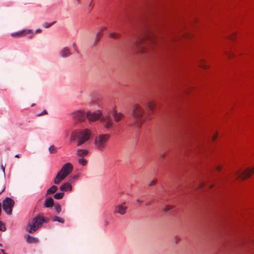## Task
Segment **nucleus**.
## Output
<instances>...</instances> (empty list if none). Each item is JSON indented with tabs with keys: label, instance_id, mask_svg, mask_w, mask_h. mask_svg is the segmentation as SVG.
Listing matches in <instances>:
<instances>
[{
	"label": "nucleus",
	"instance_id": "2",
	"mask_svg": "<svg viewBox=\"0 0 254 254\" xmlns=\"http://www.w3.org/2000/svg\"><path fill=\"white\" fill-rule=\"evenodd\" d=\"M147 113L145 114L142 107L138 104H134L133 106L131 113L133 122L135 126L140 127L142 123L149 118V114L153 113L155 110V105L152 102H149L146 105Z\"/></svg>",
	"mask_w": 254,
	"mask_h": 254
},
{
	"label": "nucleus",
	"instance_id": "25",
	"mask_svg": "<svg viewBox=\"0 0 254 254\" xmlns=\"http://www.w3.org/2000/svg\"><path fill=\"white\" fill-rule=\"evenodd\" d=\"M100 39H101L100 37H98V36H96L95 41L93 43V45L94 46H96L97 45L98 42L100 41Z\"/></svg>",
	"mask_w": 254,
	"mask_h": 254
},
{
	"label": "nucleus",
	"instance_id": "28",
	"mask_svg": "<svg viewBox=\"0 0 254 254\" xmlns=\"http://www.w3.org/2000/svg\"><path fill=\"white\" fill-rule=\"evenodd\" d=\"M93 4L92 3V2L91 1L89 4V6H88V10L89 11H91L92 10V9L93 8Z\"/></svg>",
	"mask_w": 254,
	"mask_h": 254
},
{
	"label": "nucleus",
	"instance_id": "26",
	"mask_svg": "<svg viewBox=\"0 0 254 254\" xmlns=\"http://www.w3.org/2000/svg\"><path fill=\"white\" fill-rule=\"evenodd\" d=\"M75 139H77V138H76V132H75V133H72L71 135V136H70V140L71 141H73V140H74Z\"/></svg>",
	"mask_w": 254,
	"mask_h": 254
},
{
	"label": "nucleus",
	"instance_id": "1",
	"mask_svg": "<svg viewBox=\"0 0 254 254\" xmlns=\"http://www.w3.org/2000/svg\"><path fill=\"white\" fill-rule=\"evenodd\" d=\"M113 115L115 121L119 122L123 118V115L120 113H117L114 110H106L103 112L98 111L97 112H88L86 114L83 111L77 110L71 114L72 119L76 122H82L86 117L89 121L95 122L100 119L101 122L106 128H110L112 127L113 121L111 116Z\"/></svg>",
	"mask_w": 254,
	"mask_h": 254
},
{
	"label": "nucleus",
	"instance_id": "27",
	"mask_svg": "<svg viewBox=\"0 0 254 254\" xmlns=\"http://www.w3.org/2000/svg\"><path fill=\"white\" fill-rule=\"evenodd\" d=\"M72 47L74 50V51L77 53V54H79V50H78L77 49V46L76 45V44L75 43H73L72 44Z\"/></svg>",
	"mask_w": 254,
	"mask_h": 254
},
{
	"label": "nucleus",
	"instance_id": "22",
	"mask_svg": "<svg viewBox=\"0 0 254 254\" xmlns=\"http://www.w3.org/2000/svg\"><path fill=\"white\" fill-rule=\"evenodd\" d=\"M55 22H56L55 21H54L52 23H48V22L44 23L43 24V27H45V28H48L50 27V26H51L52 25H53Z\"/></svg>",
	"mask_w": 254,
	"mask_h": 254
},
{
	"label": "nucleus",
	"instance_id": "5",
	"mask_svg": "<svg viewBox=\"0 0 254 254\" xmlns=\"http://www.w3.org/2000/svg\"><path fill=\"white\" fill-rule=\"evenodd\" d=\"M91 132L89 129L85 128L76 131L77 146H79L88 141L91 138Z\"/></svg>",
	"mask_w": 254,
	"mask_h": 254
},
{
	"label": "nucleus",
	"instance_id": "43",
	"mask_svg": "<svg viewBox=\"0 0 254 254\" xmlns=\"http://www.w3.org/2000/svg\"><path fill=\"white\" fill-rule=\"evenodd\" d=\"M216 138V136H214V139H215Z\"/></svg>",
	"mask_w": 254,
	"mask_h": 254
},
{
	"label": "nucleus",
	"instance_id": "39",
	"mask_svg": "<svg viewBox=\"0 0 254 254\" xmlns=\"http://www.w3.org/2000/svg\"><path fill=\"white\" fill-rule=\"evenodd\" d=\"M15 157L16 158H18L19 157V154H16L15 156Z\"/></svg>",
	"mask_w": 254,
	"mask_h": 254
},
{
	"label": "nucleus",
	"instance_id": "41",
	"mask_svg": "<svg viewBox=\"0 0 254 254\" xmlns=\"http://www.w3.org/2000/svg\"><path fill=\"white\" fill-rule=\"evenodd\" d=\"M41 31V30L40 29H38L37 30L36 32H40Z\"/></svg>",
	"mask_w": 254,
	"mask_h": 254
},
{
	"label": "nucleus",
	"instance_id": "10",
	"mask_svg": "<svg viewBox=\"0 0 254 254\" xmlns=\"http://www.w3.org/2000/svg\"><path fill=\"white\" fill-rule=\"evenodd\" d=\"M71 55V52L69 48L64 47L61 49L60 52V55L64 58L68 57Z\"/></svg>",
	"mask_w": 254,
	"mask_h": 254
},
{
	"label": "nucleus",
	"instance_id": "11",
	"mask_svg": "<svg viewBox=\"0 0 254 254\" xmlns=\"http://www.w3.org/2000/svg\"><path fill=\"white\" fill-rule=\"evenodd\" d=\"M60 190L62 191H70L72 190L71 184L69 182H66L63 184L60 187Z\"/></svg>",
	"mask_w": 254,
	"mask_h": 254
},
{
	"label": "nucleus",
	"instance_id": "20",
	"mask_svg": "<svg viewBox=\"0 0 254 254\" xmlns=\"http://www.w3.org/2000/svg\"><path fill=\"white\" fill-rule=\"evenodd\" d=\"M55 209L58 213H60L61 212L62 208L61 206L59 204H56L54 205Z\"/></svg>",
	"mask_w": 254,
	"mask_h": 254
},
{
	"label": "nucleus",
	"instance_id": "34",
	"mask_svg": "<svg viewBox=\"0 0 254 254\" xmlns=\"http://www.w3.org/2000/svg\"><path fill=\"white\" fill-rule=\"evenodd\" d=\"M217 169L218 170V171H220L221 170V167L220 166H218L217 167Z\"/></svg>",
	"mask_w": 254,
	"mask_h": 254
},
{
	"label": "nucleus",
	"instance_id": "14",
	"mask_svg": "<svg viewBox=\"0 0 254 254\" xmlns=\"http://www.w3.org/2000/svg\"><path fill=\"white\" fill-rule=\"evenodd\" d=\"M26 241L29 243H36L38 242V240L30 235H27L26 236Z\"/></svg>",
	"mask_w": 254,
	"mask_h": 254
},
{
	"label": "nucleus",
	"instance_id": "35",
	"mask_svg": "<svg viewBox=\"0 0 254 254\" xmlns=\"http://www.w3.org/2000/svg\"><path fill=\"white\" fill-rule=\"evenodd\" d=\"M5 188H3L2 190L0 191V194L4 191Z\"/></svg>",
	"mask_w": 254,
	"mask_h": 254
},
{
	"label": "nucleus",
	"instance_id": "17",
	"mask_svg": "<svg viewBox=\"0 0 254 254\" xmlns=\"http://www.w3.org/2000/svg\"><path fill=\"white\" fill-rule=\"evenodd\" d=\"M49 151L50 153L54 154L57 152V148L54 145H51L49 148Z\"/></svg>",
	"mask_w": 254,
	"mask_h": 254
},
{
	"label": "nucleus",
	"instance_id": "16",
	"mask_svg": "<svg viewBox=\"0 0 254 254\" xmlns=\"http://www.w3.org/2000/svg\"><path fill=\"white\" fill-rule=\"evenodd\" d=\"M58 189L57 187L56 186H53L51 187L50 189H49L47 190V193L50 194V193H54Z\"/></svg>",
	"mask_w": 254,
	"mask_h": 254
},
{
	"label": "nucleus",
	"instance_id": "19",
	"mask_svg": "<svg viewBox=\"0 0 254 254\" xmlns=\"http://www.w3.org/2000/svg\"><path fill=\"white\" fill-rule=\"evenodd\" d=\"M78 163L82 166H85L87 164V161L83 158L78 159Z\"/></svg>",
	"mask_w": 254,
	"mask_h": 254
},
{
	"label": "nucleus",
	"instance_id": "42",
	"mask_svg": "<svg viewBox=\"0 0 254 254\" xmlns=\"http://www.w3.org/2000/svg\"><path fill=\"white\" fill-rule=\"evenodd\" d=\"M0 247H2V244H1L0 243Z\"/></svg>",
	"mask_w": 254,
	"mask_h": 254
},
{
	"label": "nucleus",
	"instance_id": "44",
	"mask_svg": "<svg viewBox=\"0 0 254 254\" xmlns=\"http://www.w3.org/2000/svg\"><path fill=\"white\" fill-rule=\"evenodd\" d=\"M7 254L5 253V252H3V254Z\"/></svg>",
	"mask_w": 254,
	"mask_h": 254
},
{
	"label": "nucleus",
	"instance_id": "21",
	"mask_svg": "<svg viewBox=\"0 0 254 254\" xmlns=\"http://www.w3.org/2000/svg\"><path fill=\"white\" fill-rule=\"evenodd\" d=\"M109 36L112 38L117 39L119 37L120 35L118 33L113 32V33H110L109 34Z\"/></svg>",
	"mask_w": 254,
	"mask_h": 254
},
{
	"label": "nucleus",
	"instance_id": "9",
	"mask_svg": "<svg viewBox=\"0 0 254 254\" xmlns=\"http://www.w3.org/2000/svg\"><path fill=\"white\" fill-rule=\"evenodd\" d=\"M127 208V206L126 205V202H123L115 207L114 213L124 215L126 213Z\"/></svg>",
	"mask_w": 254,
	"mask_h": 254
},
{
	"label": "nucleus",
	"instance_id": "40",
	"mask_svg": "<svg viewBox=\"0 0 254 254\" xmlns=\"http://www.w3.org/2000/svg\"><path fill=\"white\" fill-rule=\"evenodd\" d=\"M77 2L78 3H80V0H76Z\"/></svg>",
	"mask_w": 254,
	"mask_h": 254
},
{
	"label": "nucleus",
	"instance_id": "29",
	"mask_svg": "<svg viewBox=\"0 0 254 254\" xmlns=\"http://www.w3.org/2000/svg\"><path fill=\"white\" fill-rule=\"evenodd\" d=\"M156 183V180H153L151 181V182L149 184V186H153Z\"/></svg>",
	"mask_w": 254,
	"mask_h": 254
},
{
	"label": "nucleus",
	"instance_id": "23",
	"mask_svg": "<svg viewBox=\"0 0 254 254\" xmlns=\"http://www.w3.org/2000/svg\"><path fill=\"white\" fill-rule=\"evenodd\" d=\"M173 208V206L171 205H166L165 207L163 209L164 212H167L170 210L172 209Z\"/></svg>",
	"mask_w": 254,
	"mask_h": 254
},
{
	"label": "nucleus",
	"instance_id": "6",
	"mask_svg": "<svg viewBox=\"0 0 254 254\" xmlns=\"http://www.w3.org/2000/svg\"><path fill=\"white\" fill-rule=\"evenodd\" d=\"M110 138V135L108 134H101L95 138V147L100 151H103L105 149L107 143Z\"/></svg>",
	"mask_w": 254,
	"mask_h": 254
},
{
	"label": "nucleus",
	"instance_id": "33",
	"mask_svg": "<svg viewBox=\"0 0 254 254\" xmlns=\"http://www.w3.org/2000/svg\"><path fill=\"white\" fill-rule=\"evenodd\" d=\"M1 168L3 173H4V172H5V167L2 164L1 165Z\"/></svg>",
	"mask_w": 254,
	"mask_h": 254
},
{
	"label": "nucleus",
	"instance_id": "4",
	"mask_svg": "<svg viewBox=\"0 0 254 254\" xmlns=\"http://www.w3.org/2000/svg\"><path fill=\"white\" fill-rule=\"evenodd\" d=\"M46 222H47L46 218L41 215L37 216L32 220L31 222L29 223L28 231L31 234L34 233L42 226L44 223Z\"/></svg>",
	"mask_w": 254,
	"mask_h": 254
},
{
	"label": "nucleus",
	"instance_id": "3",
	"mask_svg": "<svg viewBox=\"0 0 254 254\" xmlns=\"http://www.w3.org/2000/svg\"><path fill=\"white\" fill-rule=\"evenodd\" d=\"M73 170V166L70 163H65L57 173L54 182L55 184H59L64 180Z\"/></svg>",
	"mask_w": 254,
	"mask_h": 254
},
{
	"label": "nucleus",
	"instance_id": "36",
	"mask_svg": "<svg viewBox=\"0 0 254 254\" xmlns=\"http://www.w3.org/2000/svg\"><path fill=\"white\" fill-rule=\"evenodd\" d=\"M77 178H78V177L77 176H75L73 177V180H76V179H77Z\"/></svg>",
	"mask_w": 254,
	"mask_h": 254
},
{
	"label": "nucleus",
	"instance_id": "8",
	"mask_svg": "<svg viewBox=\"0 0 254 254\" xmlns=\"http://www.w3.org/2000/svg\"><path fill=\"white\" fill-rule=\"evenodd\" d=\"M254 172V168H248L243 171L237 173L238 177L241 179L244 180L249 177Z\"/></svg>",
	"mask_w": 254,
	"mask_h": 254
},
{
	"label": "nucleus",
	"instance_id": "12",
	"mask_svg": "<svg viewBox=\"0 0 254 254\" xmlns=\"http://www.w3.org/2000/svg\"><path fill=\"white\" fill-rule=\"evenodd\" d=\"M88 151L86 149H81L77 150L76 155L78 157H85L88 154Z\"/></svg>",
	"mask_w": 254,
	"mask_h": 254
},
{
	"label": "nucleus",
	"instance_id": "24",
	"mask_svg": "<svg viewBox=\"0 0 254 254\" xmlns=\"http://www.w3.org/2000/svg\"><path fill=\"white\" fill-rule=\"evenodd\" d=\"M5 230L6 228L4 223L2 221H0V230L1 231H4Z\"/></svg>",
	"mask_w": 254,
	"mask_h": 254
},
{
	"label": "nucleus",
	"instance_id": "7",
	"mask_svg": "<svg viewBox=\"0 0 254 254\" xmlns=\"http://www.w3.org/2000/svg\"><path fill=\"white\" fill-rule=\"evenodd\" d=\"M14 205V200L8 197H6L2 201L3 209L8 215H11L12 214V208Z\"/></svg>",
	"mask_w": 254,
	"mask_h": 254
},
{
	"label": "nucleus",
	"instance_id": "32",
	"mask_svg": "<svg viewBox=\"0 0 254 254\" xmlns=\"http://www.w3.org/2000/svg\"><path fill=\"white\" fill-rule=\"evenodd\" d=\"M142 200L139 199H137L136 200V203L137 204H140L142 202Z\"/></svg>",
	"mask_w": 254,
	"mask_h": 254
},
{
	"label": "nucleus",
	"instance_id": "38",
	"mask_svg": "<svg viewBox=\"0 0 254 254\" xmlns=\"http://www.w3.org/2000/svg\"><path fill=\"white\" fill-rule=\"evenodd\" d=\"M46 113H47L46 111H43V112L41 114H42V115H43V114H46Z\"/></svg>",
	"mask_w": 254,
	"mask_h": 254
},
{
	"label": "nucleus",
	"instance_id": "18",
	"mask_svg": "<svg viewBox=\"0 0 254 254\" xmlns=\"http://www.w3.org/2000/svg\"><path fill=\"white\" fill-rule=\"evenodd\" d=\"M64 194L63 192H58L54 195V197L55 199H60L63 197Z\"/></svg>",
	"mask_w": 254,
	"mask_h": 254
},
{
	"label": "nucleus",
	"instance_id": "30",
	"mask_svg": "<svg viewBox=\"0 0 254 254\" xmlns=\"http://www.w3.org/2000/svg\"><path fill=\"white\" fill-rule=\"evenodd\" d=\"M102 35H103V32H102L101 31H100L97 33L96 36H98V37H100V38H101Z\"/></svg>",
	"mask_w": 254,
	"mask_h": 254
},
{
	"label": "nucleus",
	"instance_id": "15",
	"mask_svg": "<svg viewBox=\"0 0 254 254\" xmlns=\"http://www.w3.org/2000/svg\"><path fill=\"white\" fill-rule=\"evenodd\" d=\"M52 219L53 221H58L61 223H64V220L63 218H62L57 216H53Z\"/></svg>",
	"mask_w": 254,
	"mask_h": 254
},
{
	"label": "nucleus",
	"instance_id": "37",
	"mask_svg": "<svg viewBox=\"0 0 254 254\" xmlns=\"http://www.w3.org/2000/svg\"><path fill=\"white\" fill-rule=\"evenodd\" d=\"M0 252H1L2 254H3V252H4V250H3V249H0Z\"/></svg>",
	"mask_w": 254,
	"mask_h": 254
},
{
	"label": "nucleus",
	"instance_id": "31",
	"mask_svg": "<svg viewBox=\"0 0 254 254\" xmlns=\"http://www.w3.org/2000/svg\"><path fill=\"white\" fill-rule=\"evenodd\" d=\"M107 29V28L105 26L102 27L100 30V31L103 32L104 31H105Z\"/></svg>",
	"mask_w": 254,
	"mask_h": 254
},
{
	"label": "nucleus",
	"instance_id": "13",
	"mask_svg": "<svg viewBox=\"0 0 254 254\" xmlns=\"http://www.w3.org/2000/svg\"><path fill=\"white\" fill-rule=\"evenodd\" d=\"M54 205V200L52 198H47L45 200V206L46 207H51Z\"/></svg>",
	"mask_w": 254,
	"mask_h": 254
}]
</instances>
